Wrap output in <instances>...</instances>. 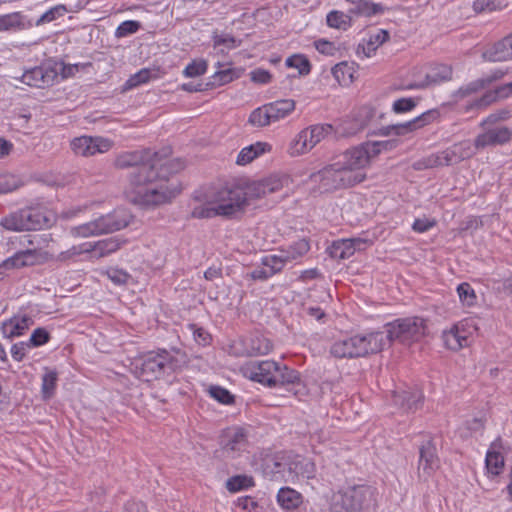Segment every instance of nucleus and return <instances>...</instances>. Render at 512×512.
Here are the masks:
<instances>
[{
    "label": "nucleus",
    "mask_w": 512,
    "mask_h": 512,
    "mask_svg": "<svg viewBox=\"0 0 512 512\" xmlns=\"http://www.w3.org/2000/svg\"><path fill=\"white\" fill-rule=\"evenodd\" d=\"M183 167L181 160L164 161L160 153L150 149L130 152V186H134L130 201L146 210L170 203L181 188L167 177Z\"/></svg>",
    "instance_id": "f257e3e1"
},
{
    "label": "nucleus",
    "mask_w": 512,
    "mask_h": 512,
    "mask_svg": "<svg viewBox=\"0 0 512 512\" xmlns=\"http://www.w3.org/2000/svg\"><path fill=\"white\" fill-rule=\"evenodd\" d=\"M187 363L188 356L181 349H159L134 358L130 370L138 379L150 382L181 370Z\"/></svg>",
    "instance_id": "f03ea898"
},
{
    "label": "nucleus",
    "mask_w": 512,
    "mask_h": 512,
    "mask_svg": "<svg viewBox=\"0 0 512 512\" xmlns=\"http://www.w3.org/2000/svg\"><path fill=\"white\" fill-rule=\"evenodd\" d=\"M247 373L251 380L266 386H292L287 390L295 395L299 393V390L294 389L296 385L300 384L299 373L286 365H280L270 360L255 362L247 367Z\"/></svg>",
    "instance_id": "7ed1b4c3"
},
{
    "label": "nucleus",
    "mask_w": 512,
    "mask_h": 512,
    "mask_svg": "<svg viewBox=\"0 0 512 512\" xmlns=\"http://www.w3.org/2000/svg\"><path fill=\"white\" fill-rule=\"evenodd\" d=\"M385 348L384 333L372 332L366 336H353L336 341L330 353L336 358H357L377 353Z\"/></svg>",
    "instance_id": "20e7f679"
},
{
    "label": "nucleus",
    "mask_w": 512,
    "mask_h": 512,
    "mask_svg": "<svg viewBox=\"0 0 512 512\" xmlns=\"http://www.w3.org/2000/svg\"><path fill=\"white\" fill-rule=\"evenodd\" d=\"M209 203L215 204L219 216L233 218L246 209V198L242 184L227 183L209 195Z\"/></svg>",
    "instance_id": "39448f33"
},
{
    "label": "nucleus",
    "mask_w": 512,
    "mask_h": 512,
    "mask_svg": "<svg viewBox=\"0 0 512 512\" xmlns=\"http://www.w3.org/2000/svg\"><path fill=\"white\" fill-rule=\"evenodd\" d=\"M381 332L384 333L385 347L394 341L409 345L425 335L426 322L420 317L397 319L386 324L385 331Z\"/></svg>",
    "instance_id": "423d86ee"
},
{
    "label": "nucleus",
    "mask_w": 512,
    "mask_h": 512,
    "mask_svg": "<svg viewBox=\"0 0 512 512\" xmlns=\"http://www.w3.org/2000/svg\"><path fill=\"white\" fill-rule=\"evenodd\" d=\"M310 179L312 182L318 183L325 192L349 188L361 183L360 177L347 172L338 161L312 173Z\"/></svg>",
    "instance_id": "0eeeda50"
},
{
    "label": "nucleus",
    "mask_w": 512,
    "mask_h": 512,
    "mask_svg": "<svg viewBox=\"0 0 512 512\" xmlns=\"http://www.w3.org/2000/svg\"><path fill=\"white\" fill-rule=\"evenodd\" d=\"M127 220L125 218L119 219L115 213L101 216L96 220L88 223L73 227L71 232L75 236L90 237L103 233H110L126 227Z\"/></svg>",
    "instance_id": "6e6552de"
},
{
    "label": "nucleus",
    "mask_w": 512,
    "mask_h": 512,
    "mask_svg": "<svg viewBox=\"0 0 512 512\" xmlns=\"http://www.w3.org/2000/svg\"><path fill=\"white\" fill-rule=\"evenodd\" d=\"M373 160L366 142L346 150L337 160L347 172L357 175L361 182L365 180L366 174L363 169Z\"/></svg>",
    "instance_id": "1a4fd4ad"
},
{
    "label": "nucleus",
    "mask_w": 512,
    "mask_h": 512,
    "mask_svg": "<svg viewBox=\"0 0 512 512\" xmlns=\"http://www.w3.org/2000/svg\"><path fill=\"white\" fill-rule=\"evenodd\" d=\"M374 500V490L365 485L350 487L340 493L334 500L336 504L343 506L349 512H361Z\"/></svg>",
    "instance_id": "9d476101"
},
{
    "label": "nucleus",
    "mask_w": 512,
    "mask_h": 512,
    "mask_svg": "<svg viewBox=\"0 0 512 512\" xmlns=\"http://www.w3.org/2000/svg\"><path fill=\"white\" fill-rule=\"evenodd\" d=\"M57 78V64L45 62L40 66L26 70L21 77V81L30 87L43 89L52 86Z\"/></svg>",
    "instance_id": "9b49d317"
},
{
    "label": "nucleus",
    "mask_w": 512,
    "mask_h": 512,
    "mask_svg": "<svg viewBox=\"0 0 512 512\" xmlns=\"http://www.w3.org/2000/svg\"><path fill=\"white\" fill-rule=\"evenodd\" d=\"M420 74L423 78H419L411 83L410 89H425L452 79V67L447 64L434 63L422 69Z\"/></svg>",
    "instance_id": "f8f14e48"
},
{
    "label": "nucleus",
    "mask_w": 512,
    "mask_h": 512,
    "mask_svg": "<svg viewBox=\"0 0 512 512\" xmlns=\"http://www.w3.org/2000/svg\"><path fill=\"white\" fill-rule=\"evenodd\" d=\"M440 467V459L437 455V448L432 438L423 442L419 447L418 477L421 480H428Z\"/></svg>",
    "instance_id": "ddd939ff"
},
{
    "label": "nucleus",
    "mask_w": 512,
    "mask_h": 512,
    "mask_svg": "<svg viewBox=\"0 0 512 512\" xmlns=\"http://www.w3.org/2000/svg\"><path fill=\"white\" fill-rule=\"evenodd\" d=\"M438 116V112L436 110H429L421 115L415 117L414 119L400 123L393 124L382 127L379 129L378 134L382 136L396 135V136H404L408 133L416 131L431 122H433Z\"/></svg>",
    "instance_id": "4468645a"
},
{
    "label": "nucleus",
    "mask_w": 512,
    "mask_h": 512,
    "mask_svg": "<svg viewBox=\"0 0 512 512\" xmlns=\"http://www.w3.org/2000/svg\"><path fill=\"white\" fill-rule=\"evenodd\" d=\"M70 147L75 155L90 157L97 153H105L112 147V142L103 137L81 136L74 138Z\"/></svg>",
    "instance_id": "2eb2a0df"
},
{
    "label": "nucleus",
    "mask_w": 512,
    "mask_h": 512,
    "mask_svg": "<svg viewBox=\"0 0 512 512\" xmlns=\"http://www.w3.org/2000/svg\"><path fill=\"white\" fill-rule=\"evenodd\" d=\"M48 260V252L33 247L16 252L14 255L4 260L1 267L4 269L22 268L42 264Z\"/></svg>",
    "instance_id": "dca6fc26"
},
{
    "label": "nucleus",
    "mask_w": 512,
    "mask_h": 512,
    "mask_svg": "<svg viewBox=\"0 0 512 512\" xmlns=\"http://www.w3.org/2000/svg\"><path fill=\"white\" fill-rule=\"evenodd\" d=\"M243 190L246 198V206L250 201L260 199L268 194L280 191L283 188V180L278 176H270L268 178L246 183Z\"/></svg>",
    "instance_id": "f3484780"
},
{
    "label": "nucleus",
    "mask_w": 512,
    "mask_h": 512,
    "mask_svg": "<svg viewBox=\"0 0 512 512\" xmlns=\"http://www.w3.org/2000/svg\"><path fill=\"white\" fill-rule=\"evenodd\" d=\"M248 447L247 432L244 428L234 427L228 429L222 437L221 448L223 453L231 458L246 451Z\"/></svg>",
    "instance_id": "a211bd4d"
},
{
    "label": "nucleus",
    "mask_w": 512,
    "mask_h": 512,
    "mask_svg": "<svg viewBox=\"0 0 512 512\" xmlns=\"http://www.w3.org/2000/svg\"><path fill=\"white\" fill-rule=\"evenodd\" d=\"M512 138V130L506 126L487 128L475 138V148L483 149L488 146L503 145Z\"/></svg>",
    "instance_id": "6ab92c4d"
},
{
    "label": "nucleus",
    "mask_w": 512,
    "mask_h": 512,
    "mask_svg": "<svg viewBox=\"0 0 512 512\" xmlns=\"http://www.w3.org/2000/svg\"><path fill=\"white\" fill-rule=\"evenodd\" d=\"M442 338L445 346L453 351L469 345L468 332L462 322L454 325L450 330L444 331Z\"/></svg>",
    "instance_id": "aec40b11"
},
{
    "label": "nucleus",
    "mask_w": 512,
    "mask_h": 512,
    "mask_svg": "<svg viewBox=\"0 0 512 512\" xmlns=\"http://www.w3.org/2000/svg\"><path fill=\"white\" fill-rule=\"evenodd\" d=\"M503 449V442L500 437L495 439L487 453L485 458V464L487 471L492 475H499L503 468H504V457L501 453V450Z\"/></svg>",
    "instance_id": "412c9836"
},
{
    "label": "nucleus",
    "mask_w": 512,
    "mask_h": 512,
    "mask_svg": "<svg viewBox=\"0 0 512 512\" xmlns=\"http://www.w3.org/2000/svg\"><path fill=\"white\" fill-rule=\"evenodd\" d=\"M393 402L406 411H416L420 408L423 401V394L418 389L395 391L393 393Z\"/></svg>",
    "instance_id": "4be33fe9"
},
{
    "label": "nucleus",
    "mask_w": 512,
    "mask_h": 512,
    "mask_svg": "<svg viewBox=\"0 0 512 512\" xmlns=\"http://www.w3.org/2000/svg\"><path fill=\"white\" fill-rule=\"evenodd\" d=\"M25 231L38 230L48 226L51 219L41 207L22 208Z\"/></svg>",
    "instance_id": "5701e85b"
},
{
    "label": "nucleus",
    "mask_w": 512,
    "mask_h": 512,
    "mask_svg": "<svg viewBox=\"0 0 512 512\" xmlns=\"http://www.w3.org/2000/svg\"><path fill=\"white\" fill-rule=\"evenodd\" d=\"M33 324V320L30 316L23 315H15L12 318L6 320L2 324V332L3 335L7 338H14L24 334V332L29 329V327Z\"/></svg>",
    "instance_id": "b1692460"
},
{
    "label": "nucleus",
    "mask_w": 512,
    "mask_h": 512,
    "mask_svg": "<svg viewBox=\"0 0 512 512\" xmlns=\"http://www.w3.org/2000/svg\"><path fill=\"white\" fill-rule=\"evenodd\" d=\"M511 49L512 48L507 37H504L503 39L493 44L489 49L485 50L482 53V58L489 62L508 61L512 59Z\"/></svg>",
    "instance_id": "393cba45"
},
{
    "label": "nucleus",
    "mask_w": 512,
    "mask_h": 512,
    "mask_svg": "<svg viewBox=\"0 0 512 512\" xmlns=\"http://www.w3.org/2000/svg\"><path fill=\"white\" fill-rule=\"evenodd\" d=\"M475 146L470 141L456 143L446 150V156L450 165L457 164L465 159L471 158L475 154Z\"/></svg>",
    "instance_id": "a878e982"
},
{
    "label": "nucleus",
    "mask_w": 512,
    "mask_h": 512,
    "mask_svg": "<svg viewBox=\"0 0 512 512\" xmlns=\"http://www.w3.org/2000/svg\"><path fill=\"white\" fill-rule=\"evenodd\" d=\"M271 146L266 142H256L252 145L244 147L238 154L236 164L247 165L251 163L255 158L269 151Z\"/></svg>",
    "instance_id": "bb28decb"
},
{
    "label": "nucleus",
    "mask_w": 512,
    "mask_h": 512,
    "mask_svg": "<svg viewBox=\"0 0 512 512\" xmlns=\"http://www.w3.org/2000/svg\"><path fill=\"white\" fill-rule=\"evenodd\" d=\"M266 105L272 122L287 117L295 109V101L292 99H281Z\"/></svg>",
    "instance_id": "cd10ccee"
},
{
    "label": "nucleus",
    "mask_w": 512,
    "mask_h": 512,
    "mask_svg": "<svg viewBox=\"0 0 512 512\" xmlns=\"http://www.w3.org/2000/svg\"><path fill=\"white\" fill-rule=\"evenodd\" d=\"M272 349L269 339L262 335L250 337L246 342L244 354L247 356H258L268 354Z\"/></svg>",
    "instance_id": "c85d7f7f"
},
{
    "label": "nucleus",
    "mask_w": 512,
    "mask_h": 512,
    "mask_svg": "<svg viewBox=\"0 0 512 512\" xmlns=\"http://www.w3.org/2000/svg\"><path fill=\"white\" fill-rule=\"evenodd\" d=\"M353 5L352 8L349 9V14H353L356 16L363 17H372L375 15L383 14L386 8L378 3H373L368 0L361 1L358 3H351Z\"/></svg>",
    "instance_id": "c756f323"
},
{
    "label": "nucleus",
    "mask_w": 512,
    "mask_h": 512,
    "mask_svg": "<svg viewBox=\"0 0 512 512\" xmlns=\"http://www.w3.org/2000/svg\"><path fill=\"white\" fill-rule=\"evenodd\" d=\"M309 250V242L306 239H300L289 245L287 248L280 249L279 252L287 264L302 258Z\"/></svg>",
    "instance_id": "7c9ffc66"
},
{
    "label": "nucleus",
    "mask_w": 512,
    "mask_h": 512,
    "mask_svg": "<svg viewBox=\"0 0 512 512\" xmlns=\"http://www.w3.org/2000/svg\"><path fill=\"white\" fill-rule=\"evenodd\" d=\"M314 147L309 141V133L307 128L301 130L292 140L289 146V154L298 156L309 152Z\"/></svg>",
    "instance_id": "2f4dec72"
},
{
    "label": "nucleus",
    "mask_w": 512,
    "mask_h": 512,
    "mask_svg": "<svg viewBox=\"0 0 512 512\" xmlns=\"http://www.w3.org/2000/svg\"><path fill=\"white\" fill-rule=\"evenodd\" d=\"M446 156V150L431 154L416 161L413 167L416 170L430 169L440 166H450V162Z\"/></svg>",
    "instance_id": "473e14b6"
},
{
    "label": "nucleus",
    "mask_w": 512,
    "mask_h": 512,
    "mask_svg": "<svg viewBox=\"0 0 512 512\" xmlns=\"http://www.w3.org/2000/svg\"><path fill=\"white\" fill-rule=\"evenodd\" d=\"M277 501L282 508L290 510L298 507L301 503V495L292 488L283 487L278 491Z\"/></svg>",
    "instance_id": "72a5a7b5"
},
{
    "label": "nucleus",
    "mask_w": 512,
    "mask_h": 512,
    "mask_svg": "<svg viewBox=\"0 0 512 512\" xmlns=\"http://www.w3.org/2000/svg\"><path fill=\"white\" fill-rule=\"evenodd\" d=\"M331 72L340 85L346 86L353 82L355 70L353 65L346 61L336 64Z\"/></svg>",
    "instance_id": "f704fd0d"
},
{
    "label": "nucleus",
    "mask_w": 512,
    "mask_h": 512,
    "mask_svg": "<svg viewBox=\"0 0 512 512\" xmlns=\"http://www.w3.org/2000/svg\"><path fill=\"white\" fill-rule=\"evenodd\" d=\"M58 373L55 370L45 368L42 376L41 394L44 400L51 399L57 387Z\"/></svg>",
    "instance_id": "c9c22d12"
},
{
    "label": "nucleus",
    "mask_w": 512,
    "mask_h": 512,
    "mask_svg": "<svg viewBox=\"0 0 512 512\" xmlns=\"http://www.w3.org/2000/svg\"><path fill=\"white\" fill-rule=\"evenodd\" d=\"M0 226L8 231H25L22 209L13 211L2 217Z\"/></svg>",
    "instance_id": "e433bc0d"
},
{
    "label": "nucleus",
    "mask_w": 512,
    "mask_h": 512,
    "mask_svg": "<svg viewBox=\"0 0 512 512\" xmlns=\"http://www.w3.org/2000/svg\"><path fill=\"white\" fill-rule=\"evenodd\" d=\"M326 21L329 27L345 31L351 26L352 18L342 11L333 10L327 14Z\"/></svg>",
    "instance_id": "4c0bfd02"
},
{
    "label": "nucleus",
    "mask_w": 512,
    "mask_h": 512,
    "mask_svg": "<svg viewBox=\"0 0 512 512\" xmlns=\"http://www.w3.org/2000/svg\"><path fill=\"white\" fill-rule=\"evenodd\" d=\"M355 253V248L352 247L348 239H342L333 242L330 247V255L336 259H347Z\"/></svg>",
    "instance_id": "58836bf2"
},
{
    "label": "nucleus",
    "mask_w": 512,
    "mask_h": 512,
    "mask_svg": "<svg viewBox=\"0 0 512 512\" xmlns=\"http://www.w3.org/2000/svg\"><path fill=\"white\" fill-rule=\"evenodd\" d=\"M23 186L22 179L11 173L0 174V194L13 192Z\"/></svg>",
    "instance_id": "ea45409f"
},
{
    "label": "nucleus",
    "mask_w": 512,
    "mask_h": 512,
    "mask_svg": "<svg viewBox=\"0 0 512 512\" xmlns=\"http://www.w3.org/2000/svg\"><path fill=\"white\" fill-rule=\"evenodd\" d=\"M288 469L297 476L310 478L314 473V464L308 459H296L289 464Z\"/></svg>",
    "instance_id": "a19ab883"
},
{
    "label": "nucleus",
    "mask_w": 512,
    "mask_h": 512,
    "mask_svg": "<svg viewBox=\"0 0 512 512\" xmlns=\"http://www.w3.org/2000/svg\"><path fill=\"white\" fill-rule=\"evenodd\" d=\"M309 133V141L314 147L323 140L327 135L331 134L333 127L330 124H316L307 128Z\"/></svg>",
    "instance_id": "79ce46f5"
},
{
    "label": "nucleus",
    "mask_w": 512,
    "mask_h": 512,
    "mask_svg": "<svg viewBox=\"0 0 512 512\" xmlns=\"http://www.w3.org/2000/svg\"><path fill=\"white\" fill-rule=\"evenodd\" d=\"M261 264L267 267L270 272L275 275L283 270L286 265L285 259L279 252L278 254H270L261 258Z\"/></svg>",
    "instance_id": "37998d69"
},
{
    "label": "nucleus",
    "mask_w": 512,
    "mask_h": 512,
    "mask_svg": "<svg viewBox=\"0 0 512 512\" xmlns=\"http://www.w3.org/2000/svg\"><path fill=\"white\" fill-rule=\"evenodd\" d=\"M248 122L256 127H264L272 123L267 105H263L253 110L249 116Z\"/></svg>",
    "instance_id": "c03bdc74"
},
{
    "label": "nucleus",
    "mask_w": 512,
    "mask_h": 512,
    "mask_svg": "<svg viewBox=\"0 0 512 512\" xmlns=\"http://www.w3.org/2000/svg\"><path fill=\"white\" fill-rule=\"evenodd\" d=\"M367 147L372 155L376 158L383 151H391L398 146V140H385V141H367Z\"/></svg>",
    "instance_id": "a18cd8bd"
},
{
    "label": "nucleus",
    "mask_w": 512,
    "mask_h": 512,
    "mask_svg": "<svg viewBox=\"0 0 512 512\" xmlns=\"http://www.w3.org/2000/svg\"><path fill=\"white\" fill-rule=\"evenodd\" d=\"M457 294L463 305L471 307L476 304L477 296L469 283L463 282L459 284L457 287Z\"/></svg>",
    "instance_id": "49530a36"
},
{
    "label": "nucleus",
    "mask_w": 512,
    "mask_h": 512,
    "mask_svg": "<svg viewBox=\"0 0 512 512\" xmlns=\"http://www.w3.org/2000/svg\"><path fill=\"white\" fill-rule=\"evenodd\" d=\"M215 216H219L218 209L215 204L209 203V196H207V202L205 204L194 207L191 212V217L196 219H208Z\"/></svg>",
    "instance_id": "de8ad7c7"
},
{
    "label": "nucleus",
    "mask_w": 512,
    "mask_h": 512,
    "mask_svg": "<svg viewBox=\"0 0 512 512\" xmlns=\"http://www.w3.org/2000/svg\"><path fill=\"white\" fill-rule=\"evenodd\" d=\"M286 65L298 70L300 75H308L311 71L309 60L303 55H292L286 59Z\"/></svg>",
    "instance_id": "09e8293b"
},
{
    "label": "nucleus",
    "mask_w": 512,
    "mask_h": 512,
    "mask_svg": "<svg viewBox=\"0 0 512 512\" xmlns=\"http://www.w3.org/2000/svg\"><path fill=\"white\" fill-rule=\"evenodd\" d=\"M253 479L246 475H236L227 480L226 487L230 492H237L253 486Z\"/></svg>",
    "instance_id": "8fccbe9b"
},
{
    "label": "nucleus",
    "mask_w": 512,
    "mask_h": 512,
    "mask_svg": "<svg viewBox=\"0 0 512 512\" xmlns=\"http://www.w3.org/2000/svg\"><path fill=\"white\" fill-rule=\"evenodd\" d=\"M22 26V16L19 12L0 16V31H8Z\"/></svg>",
    "instance_id": "3c124183"
},
{
    "label": "nucleus",
    "mask_w": 512,
    "mask_h": 512,
    "mask_svg": "<svg viewBox=\"0 0 512 512\" xmlns=\"http://www.w3.org/2000/svg\"><path fill=\"white\" fill-rule=\"evenodd\" d=\"M68 12V9L65 5H56L49 10H47L45 13L41 15V17L36 21V25L40 26L45 23L52 22L59 17L64 16Z\"/></svg>",
    "instance_id": "603ef678"
},
{
    "label": "nucleus",
    "mask_w": 512,
    "mask_h": 512,
    "mask_svg": "<svg viewBox=\"0 0 512 512\" xmlns=\"http://www.w3.org/2000/svg\"><path fill=\"white\" fill-rule=\"evenodd\" d=\"M210 396L221 404H232L235 399L234 396L225 388L221 386H211L209 389Z\"/></svg>",
    "instance_id": "864d4df0"
},
{
    "label": "nucleus",
    "mask_w": 512,
    "mask_h": 512,
    "mask_svg": "<svg viewBox=\"0 0 512 512\" xmlns=\"http://www.w3.org/2000/svg\"><path fill=\"white\" fill-rule=\"evenodd\" d=\"M511 117V111L507 108L499 109L488 115L482 122L481 127L487 128L501 121H506Z\"/></svg>",
    "instance_id": "5fc2aeb1"
},
{
    "label": "nucleus",
    "mask_w": 512,
    "mask_h": 512,
    "mask_svg": "<svg viewBox=\"0 0 512 512\" xmlns=\"http://www.w3.org/2000/svg\"><path fill=\"white\" fill-rule=\"evenodd\" d=\"M286 467V464L273 461L272 463H266L264 467V473L270 480L278 481L282 479L283 471Z\"/></svg>",
    "instance_id": "6e6d98bb"
},
{
    "label": "nucleus",
    "mask_w": 512,
    "mask_h": 512,
    "mask_svg": "<svg viewBox=\"0 0 512 512\" xmlns=\"http://www.w3.org/2000/svg\"><path fill=\"white\" fill-rule=\"evenodd\" d=\"M206 70L207 62L205 60H194L185 67L183 74L186 77H197L203 75Z\"/></svg>",
    "instance_id": "4d7b16f0"
},
{
    "label": "nucleus",
    "mask_w": 512,
    "mask_h": 512,
    "mask_svg": "<svg viewBox=\"0 0 512 512\" xmlns=\"http://www.w3.org/2000/svg\"><path fill=\"white\" fill-rule=\"evenodd\" d=\"M214 46H224L227 49H233L238 47L241 44L240 40H236L230 34H215L213 36Z\"/></svg>",
    "instance_id": "13d9d810"
},
{
    "label": "nucleus",
    "mask_w": 512,
    "mask_h": 512,
    "mask_svg": "<svg viewBox=\"0 0 512 512\" xmlns=\"http://www.w3.org/2000/svg\"><path fill=\"white\" fill-rule=\"evenodd\" d=\"M416 105L417 102L413 98H400L393 103L392 110L396 114L406 113L413 110Z\"/></svg>",
    "instance_id": "bf43d9fd"
},
{
    "label": "nucleus",
    "mask_w": 512,
    "mask_h": 512,
    "mask_svg": "<svg viewBox=\"0 0 512 512\" xmlns=\"http://www.w3.org/2000/svg\"><path fill=\"white\" fill-rule=\"evenodd\" d=\"M238 75L235 70L228 68L224 70H220L215 72L213 75V84L216 85H224L231 82L234 78H237Z\"/></svg>",
    "instance_id": "052dcab7"
},
{
    "label": "nucleus",
    "mask_w": 512,
    "mask_h": 512,
    "mask_svg": "<svg viewBox=\"0 0 512 512\" xmlns=\"http://www.w3.org/2000/svg\"><path fill=\"white\" fill-rule=\"evenodd\" d=\"M50 339L49 332L44 328L35 329L29 339L31 347H38L47 343Z\"/></svg>",
    "instance_id": "680f3d73"
},
{
    "label": "nucleus",
    "mask_w": 512,
    "mask_h": 512,
    "mask_svg": "<svg viewBox=\"0 0 512 512\" xmlns=\"http://www.w3.org/2000/svg\"><path fill=\"white\" fill-rule=\"evenodd\" d=\"M189 329L193 332L194 340L202 346H206L210 343V334L201 327H197L195 324H189Z\"/></svg>",
    "instance_id": "e2e57ef3"
},
{
    "label": "nucleus",
    "mask_w": 512,
    "mask_h": 512,
    "mask_svg": "<svg viewBox=\"0 0 512 512\" xmlns=\"http://www.w3.org/2000/svg\"><path fill=\"white\" fill-rule=\"evenodd\" d=\"M499 8V3L496 0H475L473 9L477 13L491 12Z\"/></svg>",
    "instance_id": "0e129e2a"
},
{
    "label": "nucleus",
    "mask_w": 512,
    "mask_h": 512,
    "mask_svg": "<svg viewBox=\"0 0 512 512\" xmlns=\"http://www.w3.org/2000/svg\"><path fill=\"white\" fill-rule=\"evenodd\" d=\"M271 74L268 70L257 68L250 72V79L257 84H267L271 81Z\"/></svg>",
    "instance_id": "69168bd1"
},
{
    "label": "nucleus",
    "mask_w": 512,
    "mask_h": 512,
    "mask_svg": "<svg viewBox=\"0 0 512 512\" xmlns=\"http://www.w3.org/2000/svg\"><path fill=\"white\" fill-rule=\"evenodd\" d=\"M314 45H315L316 50L324 55L332 56L337 51V48L333 42H330V41H327L324 39H319V40L315 41Z\"/></svg>",
    "instance_id": "338daca9"
},
{
    "label": "nucleus",
    "mask_w": 512,
    "mask_h": 512,
    "mask_svg": "<svg viewBox=\"0 0 512 512\" xmlns=\"http://www.w3.org/2000/svg\"><path fill=\"white\" fill-rule=\"evenodd\" d=\"M151 70L142 69L133 76H130V88L146 83L151 78Z\"/></svg>",
    "instance_id": "774afa93"
}]
</instances>
